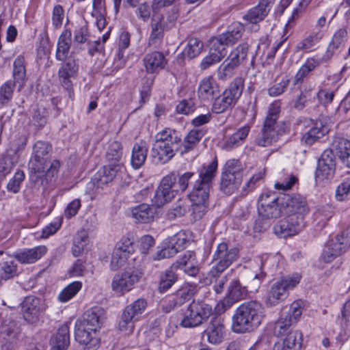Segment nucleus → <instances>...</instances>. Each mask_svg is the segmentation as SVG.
Instances as JSON below:
<instances>
[{
    "mask_svg": "<svg viewBox=\"0 0 350 350\" xmlns=\"http://www.w3.org/2000/svg\"><path fill=\"white\" fill-rule=\"evenodd\" d=\"M350 246V240L343 234H337L329 240L323 249L321 259L326 263L331 262L336 258L345 253Z\"/></svg>",
    "mask_w": 350,
    "mask_h": 350,
    "instance_id": "obj_15",
    "label": "nucleus"
},
{
    "mask_svg": "<svg viewBox=\"0 0 350 350\" xmlns=\"http://www.w3.org/2000/svg\"><path fill=\"white\" fill-rule=\"evenodd\" d=\"M51 345L53 350H66L70 345L69 327L63 325L59 327L57 333L51 338Z\"/></svg>",
    "mask_w": 350,
    "mask_h": 350,
    "instance_id": "obj_40",
    "label": "nucleus"
},
{
    "mask_svg": "<svg viewBox=\"0 0 350 350\" xmlns=\"http://www.w3.org/2000/svg\"><path fill=\"white\" fill-rule=\"evenodd\" d=\"M129 256L130 254L120 252L118 249L114 248L111 259V269L116 271L123 266Z\"/></svg>",
    "mask_w": 350,
    "mask_h": 350,
    "instance_id": "obj_60",
    "label": "nucleus"
},
{
    "mask_svg": "<svg viewBox=\"0 0 350 350\" xmlns=\"http://www.w3.org/2000/svg\"><path fill=\"white\" fill-rule=\"evenodd\" d=\"M14 82L8 80L0 86V109L7 106L12 100Z\"/></svg>",
    "mask_w": 350,
    "mask_h": 350,
    "instance_id": "obj_56",
    "label": "nucleus"
},
{
    "mask_svg": "<svg viewBox=\"0 0 350 350\" xmlns=\"http://www.w3.org/2000/svg\"><path fill=\"white\" fill-rule=\"evenodd\" d=\"M122 167L121 164L109 163L103 166L98 172L97 183L99 186L107 185L111 182Z\"/></svg>",
    "mask_w": 350,
    "mask_h": 350,
    "instance_id": "obj_45",
    "label": "nucleus"
},
{
    "mask_svg": "<svg viewBox=\"0 0 350 350\" xmlns=\"http://www.w3.org/2000/svg\"><path fill=\"white\" fill-rule=\"evenodd\" d=\"M245 86V79L241 77H235L224 91L236 103L240 98Z\"/></svg>",
    "mask_w": 350,
    "mask_h": 350,
    "instance_id": "obj_51",
    "label": "nucleus"
},
{
    "mask_svg": "<svg viewBox=\"0 0 350 350\" xmlns=\"http://www.w3.org/2000/svg\"><path fill=\"white\" fill-rule=\"evenodd\" d=\"M51 151L52 146L49 142L40 140L33 144L28 164L31 174H41L45 172L50 163Z\"/></svg>",
    "mask_w": 350,
    "mask_h": 350,
    "instance_id": "obj_9",
    "label": "nucleus"
},
{
    "mask_svg": "<svg viewBox=\"0 0 350 350\" xmlns=\"http://www.w3.org/2000/svg\"><path fill=\"white\" fill-rule=\"evenodd\" d=\"M79 70V64L76 59L70 58L66 62L61 64L58 70L59 80L69 93L72 90L71 78H75Z\"/></svg>",
    "mask_w": 350,
    "mask_h": 350,
    "instance_id": "obj_21",
    "label": "nucleus"
},
{
    "mask_svg": "<svg viewBox=\"0 0 350 350\" xmlns=\"http://www.w3.org/2000/svg\"><path fill=\"white\" fill-rule=\"evenodd\" d=\"M187 213L186 206L182 202V201H178L174 205L168 209L166 216L168 219L174 220L177 217H181L184 216Z\"/></svg>",
    "mask_w": 350,
    "mask_h": 350,
    "instance_id": "obj_63",
    "label": "nucleus"
},
{
    "mask_svg": "<svg viewBox=\"0 0 350 350\" xmlns=\"http://www.w3.org/2000/svg\"><path fill=\"white\" fill-rule=\"evenodd\" d=\"M198 93L201 100L210 101L218 96L219 88L215 79L212 77H208L200 81Z\"/></svg>",
    "mask_w": 350,
    "mask_h": 350,
    "instance_id": "obj_28",
    "label": "nucleus"
},
{
    "mask_svg": "<svg viewBox=\"0 0 350 350\" xmlns=\"http://www.w3.org/2000/svg\"><path fill=\"white\" fill-rule=\"evenodd\" d=\"M275 1V0H260L258 4L249 10L243 18L248 23L254 25L256 31L258 29V23L269 14Z\"/></svg>",
    "mask_w": 350,
    "mask_h": 350,
    "instance_id": "obj_20",
    "label": "nucleus"
},
{
    "mask_svg": "<svg viewBox=\"0 0 350 350\" xmlns=\"http://www.w3.org/2000/svg\"><path fill=\"white\" fill-rule=\"evenodd\" d=\"M195 175L192 172L180 174L178 172L172 171L164 176L152 199V204L159 208L171 202L176 195L188 189L191 180L197 178H194Z\"/></svg>",
    "mask_w": 350,
    "mask_h": 350,
    "instance_id": "obj_2",
    "label": "nucleus"
},
{
    "mask_svg": "<svg viewBox=\"0 0 350 350\" xmlns=\"http://www.w3.org/2000/svg\"><path fill=\"white\" fill-rule=\"evenodd\" d=\"M1 263V281L2 279L5 280L11 279L18 274L17 265L12 257H8V259H4Z\"/></svg>",
    "mask_w": 350,
    "mask_h": 350,
    "instance_id": "obj_54",
    "label": "nucleus"
},
{
    "mask_svg": "<svg viewBox=\"0 0 350 350\" xmlns=\"http://www.w3.org/2000/svg\"><path fill=\"white\" fill-rule=\"evenodd\" d=\"M71 31L64 30L58 38L55 57L58 61L66 60L71 44Z\"/></svg>",
    "mask_w": 350,
    "mask_h": 350,
    "instance_id": "obj_41",
    "label": "nucleus"
},
{
    "mask_svg": "<svg viewBox=\"0 0 350 350\" xmlns=\"http://www.w3.org/2000/svg\"><path fill=\"white\" fill-rule=\"evenodd\" d=\"M13 78L14 85L16 83L19 84V88H22L26 81V68L25 60L23 55H18L14 60L13 64Z\"/></svg>",
    "mask_w": 350,
    "mask_h": 350,
    "instance_id": "obj_47",
    "label": "nucleus"
},
{
    "mask_svg": "<svg viewBox=\"0 0 350 350\" xmlns=\"http://www.w3.org/2000/svg\"><path fill=\"white\" fill-rule=\"evenodd\" d=\"M247 295L246 287L242 286L238 279L232 280L229 283L226 293L228 306H230L232 304L243 299Z\"/></svg>",
    "mask_w": 350,
    "mask_h": 350,
    "instance_id": "obj_38",
    "label": "nucleus"
},
{
    "mask_svg": "<svg viewBox=\"0 0 350 350\" xmlns=\"http://www.w3.org/2000/svg\"><path fill=\"white\" fill-rule=\"evenodd\" d=\"M243 180L242 175H233L222 172L220 180V190L226 195H231L240 187Z\"/></svg>",
    "mask_w": 350,
    "mask_h": 350,
    "instance_id": "obj_39",
    "label": "nucleus"
},
{
    "mask_svg": "<svg viewBox=\"0 0 350 350\" xmlns=\"http://www.w3.org/2000/svg\"><path fill=\"white\" fill-rule=\"evenodd\" d=\"M195 294V290L190 287H185L178 290L172 299L169 300V306L174 308L182 306L190 300Z\"/></svg>",
    "mask_w": 350,
    "mask_h": 350,
    "instance_id": "obj_49",
    "label": "nucleus"
},
{
    "mask_svg": "<svg viewBox=\"0 0 350 350\" xmlns=\"http://www.w3.org/2000/svg\"><path fill=\"white\" fill-rule=\"evenodd\" d=\"M240 255L238 247L232 245L227 242H221L213 250L211 257L212 267L208 272V275L215 278L237 261Z\"/></svg>",
    "mask_w": 350,
    "mask_h": 350,
    "instance_id": "obj_5",
    "label": "nucleus"
},
{
    "mask_svg": "<svg viewBox=\"0 0 350 350\" xmlns=\"http://www.w3.org/2000/svg\"><path fill=\"white\" fill-rule=\"evenodd\" d=\"M147 307L145 299L139 298L124 309L118 323L119 329L129 334L134 330V323L139 321Z\"/></svg>",
    "mask_w": 350,
    "mask_h": 350,
    "instance_id": "obj_10",
    "label": "nucleus"
},
{
    "mask_svg": "<svg viewBox=\"0 0 350 350\" xmlns=\"http://www.w3.org/2000/svg\"><path fill=\"white\" fill-rule=\"evenodd\" d=\"M202 48L203 42L201 40L196 38H191L189 40L182 54L184 58L191 59L201 53Z\"/></svg>",
    "mask_w": 350,
    "mask_h": 350,
    "instance_id": "obj_53",
    "label": "nucleus"
},
{
    "mask_svg": "<svg viewBox=\"0 0 350 350\" xmlns=\"http://www.w3.org/2000/svg\"><path fill=\"white\" fill-rule=\"evenodd\" d=\"M217 167V159L215 157L209 164L203 165L198 170V178L193 182L188 193V198L191 202V217L194 221L202 219L208 210L210 193Z\"/></svg>",
    "mask_w": 350,
    "mask_h": 350,
    "instance_id": "obj_1",
    "label": "nucleus"
},
{
    "mask_svg": "<svg viewBox=\"0 0 350 350\" xmlns=\"http://www.w3.org/2000/svg\"><path fill=\"white\" fill-rule=\"evenodd\" d=\"M245 31L243 25L239 22L232 23L226 32L218 36V40L226 45L236 44Z\"/></svg>",
    "mask_w": 350,
    "mask_h": 350,
    "instance_id": "obj_31",
    "label": "nucleus"
},
{
    "mask_svg": "<svg viewBox=\"0 0 350 350\" xmlns=\"http://www.w3.org/2000/svg\"><path fill=\"white\" fill-rule=\"evenodd\" d=\"M250 131L249 126H244L239 129L235 133L226 139L223 148L226 150H231L241 146L247 138Z\"/></svg>",
    "mask_w": 350,
    "mask_h": 350,
    "instance_id": "obj_42",
    "label": "nucleus"
},
{
    "mask_svg": "<svg viewBox=\"0 0 350 350\" xmlns=\"http://www.w3.org/2000/svg\"><path fill=\"white\" fill-rule=\"evenodd\" d=\"M151 33L148 38V44L154 49H159L163 44L164 32L168 29L163 25L161 20L154 17L150 23Z\"/></svg>",
    "mask_w": 350,
    "mask_h": 350,
    "instance_id": "obj_32",
    "label": "nucleus"
},
{
    "mask_svg": "<svg viewBox=\"0 0 350 350\" xmlns=\"http://www.w3.org/2000/svg\"><path fill=\"white\" fill-rule=\"evenodd\" d=\"M280 112V107L277 104H272L269 108L268 114L264 121L262 129L277 133L278 135L281 136L286 133V127L284 123L279 124L277 122Z\"/></svg>",
    "mask_w": 350,
    "mask_h": 350,
    "instance_id": "obj_24",
    "label": "nucleus"
},
{
    "mask_svg": "<svg viewBox=\"0 0 350 350\" xmlns=\"http://www.w3.org/2000/svg\"><path fill=\"white\" fill-rule=\"evenodd\" d=\"M348 39V33L345 29H338L333 36L331 42L329 43L327 50L323 55V60L329 61L333 56L335 51L338 49H342Z\"/></svg>",
    "mask_w": 350,
    "mask_h": 350,
    "instance_id": "obj_35",
    "label": "nucleus"
},
{
    "mask_svg": "<svg viewBox=\"0 0 350 350\" xmlns=\"http://www.w3.org/2000/svg\"><path fill=\"white\" fill-rule=\"evenodd\" d=\"M139 280V274L134 271L116 274L111 283L112 290L116 293L123 295L131 291Z\"/></svg>",
    "mask_w": 350,
    "mask_h": 350,
    "instance_id": "obj_19",
    "label": "nucleus"
},
{
    "mask_svg": "<svg viewBox=\"0 0 350 350\" xmlns=\"http://www.w3.org/2000/svg\"><path fill=\"white\" fill-rule=\"evenodd\" d=\"M44 310V304L34 296L26 297L21 303V311L24 319L29 323H37Z\"/></svg>",
    "mask_w": 350,
    "mask_h": 350,
    "instance_id": "obj_18",
    "label": "nucleus"
},
{
    "mask_svg": "<svg viewBox=\"0 0 350 350\" xmlns=\"http://www.w3.org/2000/svg\"><path fill=\"white\" fill-rule=\"evenodd\" d=\"M279 136L277 133L262 129L255 139V144L260 147H267L277 142Z\"/></svg>",
    "mask_w": 350,
    "mask_h": 350,
    "instance_id": "obj_57",
    "label": "nucleus"
},
{
    "mask_svg": "<svg viewBox=\"0 0 350 350\" xmlns=\"http://www.w3.org/2000/svg\"><path fill=\"white\" fill-rule=\"evenodd\" d=\"M148 152V144L144 140H140L134 144L132 153L131 163L135 170L139 169L144 165Z\"/></svg>",
    "mask_w": 350,
    "mask_h": 350,
    "instance_id": "obj_34",
    "label": "nucleus"
},
{
    "mask_svg": "<svg viewBox=\"0 0 350 350\" xmlns=\"http://www.w3.org/2000/svg\"><path fill=\"white\" fill-rule=\"evenodd\" d=\"M189 240L184 232H179L170 237L165 243L166 246L158 251L154 260L169 258L174 256L178 252L183 251L187 247Z\"/></svg>",
    "mask_w": 350,
    "mask_h": 350,
    "instance_id": "obj_16",
    "label": "nucleus"
},
{
    "mask_svg": "<svg viewBox=\"0 0 350 350\" xmlns=\"http://www.w3.org/2000/svg\"><path fill=\"white\" fill-rule=\"evenodd\" d=\"M182 146L181 135L174 129L165 128L155 135L151 148V157L156 165H163L171 161Z\"/></svg>",
    "mask_w": 350,
    "mask_h": 350,
    "instance_id": "obj_4",
    "label": "nucleus"
},
{
    "mask_svg": "<svg viewBox=\"0 0 350 350\" xmlns=\"http://www.w3.org/2000/svg\"><path fill=\"white\" fill-rule=\"evenodd\" d=\"M25 175L23 171L17 170L12 178L7 184V190L13 193H17L21 189V185L24 181Z\"/></svg>",
    "mask_w": 350,
    "mask_h": 350,
    "instance_id": "obj_59",
    "label": "nucleus"
},
{
    "mask_svg": "<svg viewBox=\"0 0 350 350\" xmlns=\"http://www.w3.org/2000/svg\"><path fill=\"white\" fill-rule=\"evenodd\" d=\"M88 237L84 232L78 233L75 237L72 247V254L77 257L83 252L87 244Z\"/></svg>",
    "mask_w": 350,
    "mask_h": 350,
    "instance_id": "obj_62",
    "label": "nucleus"
},
{
    "mask_svg": "<svg viewBox=\"0 0 350 350\" xmlns=\"http://www.w3.org/2000/svg\"><path fill=\"white\" fill-rule=\"evenodd\" d=\"M250 45L243 42L234 48L228 58L219 66L217 71L218 78L226 80L232 76L234 71L239 66L247 62Z\"/></svg>",
    "mask_w": 350,
    "mask_h": 350,
    "instance_id": "obj_8",
    "label": "nucleus"
},
{
    "mask_svg": "<svg viewBox=\"0 0 350 350\" xmlns=\"http://www.w3.org/2000/svg\"><path fill=\"white\" fill-rule=\"evenodd\" d=\"M18 334L14 321H5L0 327V346L5 350H11Z\"/></svg>",
    "mask_w": 350,
    "mask_h": 350,
    "instance_id": "obj_25",
    "label": "nucleus"
},
{
    "mask_svg": "<svg viewBox=\"0 0 350 350\" xmlns=\"http://www.w3.org/2000/svg\"><path fill=\"white\" fill-rule=\"evenodd\" d=\"M264 313V308L259 301L252 300L242 303L232 315V331L241 334L255 331L261 325Z\"/></svg>",
    "mask_w": 350,
    "mask_h": 350,
    "instance_id": "obj_3",
    "label": "nucleus"
},
{
    "mask_svg": "<svg viewBox=\"0 0 350 350\" xmlns=\"http://www.w3.org/2000/svg\"><path fill=\"white\" fill-rule=\"evenodd\" d=\"M336 172V156L333 150L326 149L321 154L318 161L315 172L317 182L330 180L334 176Z\"/></svg>",
    "mask_w": 350,
    "mask_h": 350,
    "instance_id": "obj_14",
    "label": "nucleus"
},
{
    "mask_svg": "<svg viewBox=\"0 0 350 350\" xmlns=\"http://www.w3.org/2000/svg\"><path fill=\"white\" fill-rule=\"evenodd\" d=\"M316 92L312 88H304L300 90L299 94L293 101V107L297 111H302L310 104L314 102Z\"/></svg>",
    "mask_w": 350,
    "mask_h": 350,
    "instance_id": "obj_44",
    "label": "nucleus"
},
{
    "mask_svg": "<svg viewBox=\"0 0 350 350\" xmlns=\"http://www.w3.org/2000/svg\"><path fill=\"white\" fill-rule=\"evenodd\" d=\"M82 283L79 281L73 282L65 287L59 294L58 299L62 302H66L72 298L81 288Z\"/></svg>",
    "mask_w": 350,
    "mask_h": 350,
    "instance_id": "obj_58",
    "label": "nucleus"
},
{
    "mask_svg": "<svg viewBox=\"0 0 350 350\" xmlns=\"http://www.w3.org/2000/svg\"><path fill=\"white\" fill-rule=\"evenodd\" d=\"M287 217L280 220L273 228L275 234L280 238H286L298 234L304 227L305 222L295 216Z\"/></svg>",
    "mask_w": 350,
    "mask_h": 350,
    "instance_id": "obj_17",
    "label": "nucleus"
},
{
    "mask_svg": "<svg viewBox=\"0 0 350 350\" xmlns=\"http://www.w3.org/2000/svg\"><path fill=\"white\" fill-rule=\"evenodd\" d=\"M122 157V145L118 141L111 142L105 154V159L109 163L120 164V161Z\"/></svg>",
    "mask_w": 350,
    "mask_h": 350,
    "instance_id": "obj_52",
    "label": "nucleus"
},
{
    "mask_svg": "<svg viewBox=\"0 0 350 350\" xmlns=\"http://www.w3.org/2000/svg\"><path fill=\"white\" fill-rule=\"evenodd\" d=\"M104 319L105 311L99 307H94L87 310L83 319L79 322L85 325L88 329L96 332L101 327Z\"/></svg>",
    "mask_w": 350,
    "mask_h": 350,
    "instance_id": "obj_26",
    "label": "nucleus"
},
{
    "mask_svg": "<svg viewBox=\"0 0 350 350\" xmlns=\"http://www.w3.org/2000/svg\"><path fill=\"white\" fill-rule=\"evenodd\" d=\"M290 81L288 76L284 77L280 82L275 83L268 89V94L273 97L282 94L288 86Z\"/></svg>",
    "mask_w": 350,
    "mask_h": 350,
    "instance_id": "obj_61",
    "label": "nucleus"
},
{
    "mask_svg": "<svg viewBox=\"0 0 350 350\" xmlns=\"http://www.w3.org/2000/svg\"><path fill=\"white\" fill-rule=\"evenodd\" d=\"M303 334L299 330L290 332L282 341L275 342L272 350H300Z\"/></svg>",
    "mask_w": 350,
    "mask_h": 350,
    "instance_id": "obj_27",
    "label": "nucleus"
},
{
    "mask_svg": "<svg viewBox=\"0 0 350 350\" xmlns=\"http://www.w3.org/2000/svg\"><path fill=\"white\" fill-rule=\"evenodd\" d=\"M280 199L282 197H278L275 193L262 194L258 202L259 215L265 219H276L280 217L282 214H284Z\"/></svg>",
    "mask_w": 350,
    "mask_h": 350,
    "instance_id": "obj_13",
    "label": "nucleus"
},
{
    "mask_svg": "<svg viewBox=\"0 0 350 350\" xmlns=\"http://www.w3.org/2000/svg\"><path fill=\"white\" fill-rule=\"evenodd\" d=\"M245 86V79L241 77H235L224 91L236 103L240 98Z\"/></svg>",
    "mask_w": 350,
    "mask_h": 350,
    "instance_id": "obj_50",
    "label": "nucleus"
},
{
    "mask_svg": "<svg viewBox=\"0 0 350 350\" xmlns=\"http://www.w3.org/2000/svg\"><path fill=\"white\" fill-rule=\"evenodd\" d=\"M213 100L212 111L215 113H223L229 109H232L237 104L224 92L222 94L219 93L218 96H215Z\"/></svg>",
    "mask_w": 350,
    "mask_h": 350,
    "instance_id": "obj_48",
    "label": "nucleus"
},
{
    "mask_svg": "<svg viewBox=\"0 0 350 350\" xmlns=\"http://www.w3.org/2000/svg\"><path fill=\"white\" fill-rule=\"evenodd\" d=\"M178 265L173 264L159 275L158 291L161 293H166L178 281V275L176 273Z\"/></svg>",
    "mask_w": 350,
    "mask_h": 350,
    "instance_id": "obj_36",
    "label": "nucleus"
},
{
    "mask_svg": "<svg viewBox=\"0 0 350 350\" xmlns=\"http://www.w3.org/2000/svg\"><path fill=\"white\" fill-rule=\"evenodd\" d=\"M47 252L45 245H38L31 249H25L14 254L15 258L23 264H32L40 260Z\"/></svg>",
    "mask_w": 350,
    "mask_h": 350,
    "instance_id": "obj_29",
    "label": "nucleus"
},
{
    "mask_svg": "<svg viewBox=\"0 0 350 350\" xmlns=\"http://www.w3.org/2000/svg\"><path fill=\"white\" fill-rule=\"evenodd\" d=\"M155 209L147 204H141L131 209L133 218L138 222L148 224L154 220Z\"/></svg>",
    "mask_w": 350,
    "mask_h": 350,
    "instance_id": "obj_43",
    "label": "nucleus"
},
{
    "mask_svg": "<svg viewBox=\"0 0 350 350\" xmlns=\"http://www.w3.org/2000/svg\"><path fill=\"white\" fill-rule=\"evenodd\" d=\"M336 150L342 163L350 168V141L341 139L336 145Z\"/></svg>",
    "mask_w": 350,
    "mask_h": 350,
    "instance_id": "obj_55",
    "label": "nucleus"
},
{
    "mask_svg": "<svg viewBox=\"0 0 350 350\" xmlns=\"http://www.w3.org/2000/svg\"><path fill=\"white\" fill-rule=\"evenodd\" d=\"M96 332L90 330L77 321L75 323V337L80 344L84 345V350H96L98 347L97 338L94 335Z\"/></svg>",
    "mask_w": 350,
    "mask_h": 350,
    "instance_id": "obj_23",
    "label": "nucleus"
},
{
    "mask_svg": "<svg viewBox=\"0 0 350 350\" xmlns=\"http://www.w3.org/2000/svg\"><path fill=\"white\" fill-rule=\"evenodd\" d=\"M256 260L257 264L259 265L260 272L256 273L253 280H258L256 286L258 287L261 282L266 277V270L271 269L270 266L275 262V260L273 256L265 254L257 256Z\"/></svg>",
    "mask_w": 350,
    "mask_h": 350,
    "instance_id": "obj_46",
    "label": "nucleus"
},
{
    "mask_svg": "<svg viewBox=\"0 0 350 350\" xmlns=\"http://www.w3.org/2000/svg\"><path fill=\"white\" fill-rule=\"evenodd\" d=\"M213 312L212 306L204 301L191 302L180 312L179 325L184 328H194L206 322Z\"/></svg>",
    "mask_w": 350,
    "mask_h": 350,
    "instance_id": "obj_6",
    "label": "nucleus"
},
{
    "mask_svg": "<svg viewBox=\"0 0 350 350\" xmlns=\"http://www.w3.org/2000/svg\"><path fill=\"white\" fill-rule=\"evenodd\" d=\"M301 275L298 273L282 276L275 282L267 292L265 304L268 307L278 305L288 296V291L294 288L301 281Z\"/></svg>",
    "mask_w": 350,
    "mask_h": 350,
    "instance_id": "obj_7",
    "label": "nucleus"
},
{
    "mask_svg": "<svg viewBox=\"0 0 350 350\" xmlns=\"http://www.w3.org/2000/svg\"><path fill=\"white\" fill-rule=\"evenodd\" d=\"M302 314V308L299 304L293 302L288 311L283 312L279 319L275 322L273 333L277 337L286 336L290 332L291 327L296 324Z\"/></svg>",
    "mask_w": 350,
    "mask_h": 350,
    "instance_id": "obj_12",
    "label": "nucleus"
},
{
    "mask_svg": "<svg viewBox=\"0 0 350 350\" xmlns=\"http://www.w3.org/2000/svg\"><path fill=\"white\" fill-rule=\"evenodd\" d=\"M350 194V177L345 178L336 187V198L338 201H344Z\"/></svg>",
    "mask_w": 350,
    "mask_h": 350,
    "instance_id": "obj_64",
    "label": "nucleus"
},
{
    "mask_svg": "<svg viewBox=\"0 0 350 350\" xmlns=\"http://www.w3.org/2000/svg\"><path fill=\"white\" fill-rule=\"evenodd\" d=\"M204 334L207 336V340L213 345L220 344L224 338L225 326L223 320L217 316L211 317L208 323Z\"/></svg>",
    "mask_w": 350,
    "mask_h": 350,
    "instance_id": "obj_22",
    "label": "nucleus"
},
{
    "mask_svg": "<svg viewBox=\"0 0 350 350\" xmlns=\"http://www.w3.org/2000/svg\"><path fill=\"white\" fill-rule=\"evenodd\" d=\"M175 264L178 265L177 269L183 270L190 276H196L200 271L196 254L192 251H187Z\"/></svg>",
    "mask_w": 350,
    "mask_h": 350,
    "instance_id": "obj_30",
    "label": "nucleus"
},
{
    "mask_svg": "<svg viewBox=\"0 0 350 350\" xmlns=\"http://www.w3.org/2000/svg\"><path fill=\"white\" fill-rule=\"evenodd\" d=\"M281 197L280 203L284 210V215L295 216L304 221L305 217L310 212L306 198L299 193L284 194Z\"/></svg>",
    "mask_w": 350,
    "mask_h": 350,
    "instance_id": "obj_11",
    "label": "nucleus"
},
{
    "mask_svg": "<svg viewBox=\"0 0 350 350\" xmlns=\"http://www.w3.org/2000/svg\"><path fill=\"white\" fill-rule=\"evenodd\" d=\"M143 61L146 71L149 73L162 70L167 64L164 54L159 51L148 53L145 55Z\"/></svg>",
    "mask_w": 350,
    "mask_h": 350,
    "instance_id": "obj_33",
    "label": "nucleus"
},
{
    "mask_svg": "<svg viewBox=\"0 0 350 350\" xmlns=\"http://www.w3.org/2000/svg\"><path fill=\"white\" fill-rule=\"evenodd\" d=\"M327 125L321 120L317 121L314 126L305 133L301 138L303 143L311 146L329 132Z\"/></svg>",
    "mask_w": 350,
    "mask_h": 350,
    "instance_id": "obj_37",
    "label": "nucleus"
}]
</instances>
